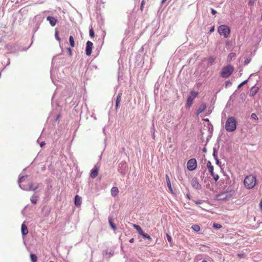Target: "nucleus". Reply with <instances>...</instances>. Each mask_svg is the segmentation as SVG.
<instances>
[{
  "label": "nucleus",
  "instance_id": "nucleus-1",
  "mask_svg": "<svg viewBox=\"0 0 262 262\" xmlns=\"http://www.w3.org/2000/svg\"><path fill=\"white\" fill-rule=\"evenodd\" d=\"M225 128L227 132H232L236 128V120L234 117H229L226 122Z\"/></svg>",
  "mask_w": 262,
  "mask_h": 262
},
{
  "label": "nucleus",
  "instance_id": "nucleus-2",
  "mask_svg": "<svg viewBox=\"0 0 262 262\" xmlns=\"http://www.w3.org/2000/svg\"><path fill=\"white\" fill-rule=\"evenodd\" d=\"M246 188L251 189L254 187L256 184V178L252 175L247 176L244 181Z\"/></svg>",
  "mask_w": 262,
  "mask_h": 262
},
{
  "label": "nucleus",
  "instance_id": "nucleus-3",
  "mask_svg": "<svg viewBox=\"0 0 262 262\" xmlns=\"http://www.w3.org/2000/svg\"><path fill=\"white\" fill-rule=\"evenodd\" d=\"M234 71V68L231 65H229L226 67H224L222 68L221 76L223 78H228L229 77L231 74Z\"/></svg>",
  "mask_w": 262,
  "mask_h": 262
},
{
  "label": "nucleus",
  "instance_id": "nucleus-4",
  "mask_svg": "<svg viewBox=\"0 0 262 262\" xmlns=\"http://www.w3.org/2000/svg\"><path fill=\"white\" fill-rule=\"evenodd\" d=\"M218 32L225 38H227L230 33V29L226 25H221L218 28Z\"/></svg>",
  "mask_w": 262,
  "mask_h": 262
},
{
  "label": "nucleus",
  "instance_id": "nucleus-5",
  "mask_svg": "<svg viewBox=\"0 0 262 262\" xmlns=\"http://www.w3.org/2000/svg\"><path fill=\"white\" fill-rule=\"evenodd\" d=\"M118 170L122 175L125 174L127 170V163L125 161H122L119 164Z\"/></svg>",
  "mask_w": 262,
  "mask_h": 262
},
{
  "label": "nucleus",
  "instance_id": "nucleus-6",
  "mask_svg": "<svg viewBox=\"0 0 262 262\" xmlns=\"http://www.w3.org/2000/svg\"><path fill=\"white\" fill-rule=\"evenodd\" d=\"M196 161L194 158L189 160L187 163V168L190 171L194 170L196 168Z\"/></svg>",
  "mask_w": 262,
  "mask_h": 262
},
{
  "label": "nucleus",
  "instance_id": "nucleus-7",
  "mask_svg": "<svg viewBox=\"0 0 262 262\" xmlns=\"http://www.w3.org/2000/svg\"><path fill=\"white\" fill-rule=\"evenodd\" d=\"M191 184L192 187L195 189L200 190L202 189V186L199 183L198 179L196 177H194L192 179L191 181Z\"/></svg>",
  "mask_w": 262,
  "mask_h": 262
},
{
  "label": "nucleus",
  "instance_id": "nucleus-8",
  "mask_svg": "<svg viewBox=\"0 0 262 262\" xmlns=\"http://www.w3.org/2000/svg\"><path fill=\"white\" fill-rule=\"evenodd\" d=\"M33 183H31L29 184L28 186L21 185L20 184L19 185V187L23 190L25 191H35L38 188V187H36L35 188H33Z\"/></svg>",
  "mask_w": 262,
  "mask_h": 262
},
{
  "label": "nucleus",
  "instance_id": "nucleus-9",
  "mask_svg": "<svg viewBox=\"0 0 262 262\" xmlns=\"http://www.w3.org/2000/svg\"><path fill=\"white\" fill-rule=\"evenodd\" d=\"M93 47V43L91 41H88L86 43V48H85V54L87 56H90L92 51V49Z\"/></svg>",
  "mask_w": 262,
  "mask_h": 262
},
{
  "label": "nucleus",
  "instance_id": "nucleus-10",
  "mask_svg": "<svg viewBox=\"0 0 262 262\" xmlns=\"http://www.w3.org/2000/svg\"><path fill=\"white\" fill-rule=\"evenodd\" d=\"M18 18L19 20H18V23L20 24L21 21L24 19L23 16V11L22 10H20L14 16V19L13 23H15L16 19Z\"/></svg>",
  "mask_w": 262,
  "mask_h": 262
},
{
  "label": "nucleus",
  "instance_id": "nucleus-11",
  "mask_svg": "<svg viewBox=\"0 0 262 262\" xmlns=\"http://www.w3.org/2000/svg\"><path fill=\"white\" fill-rule=\"evenodd\" d=\"M47 20L49 21L50 25L54 27L56 25L57 19L53 16H49L47 17Z\"/></svg>",
  "mask_w": 262,
  "mask_h": 262
},
{
  "label": "nucleus",
  "instance_id": "nucleus-12",
  "mask_svg": "<svg viewBox=\"0 0 262 262\" xmlns=\"http://www.w3.org/2000/svg\"><path fill=\"white\" fill-rule=\"evenodd\" d=\"M98 173V167L97 166V165H95L94 168L92 169L90 176L92 178H96Z\"/></svg>",
  "mask_w": 262,
  "mask_h": 262
},
{
  "label": "nucleus",
  "instance_id": "nucleus-13",
  "mask_svg": "<svg viewBox=\"0 0 262 262\" xmlns=\"http://www.w3.org/2000/svg\"><path fill=\"white\" fill-rule=\"evenodd\" d=\"M121 96H122V93H119L117 96V98H116V105H115V108H116V110H117L120 106V102L121 100Z\"/></svg>",
  "mask_w": 262,
  "mask_h": 262
},
{
  "label": "nucleus",
  "instance_id": "nucleus-14",
  "mask_svg": "<svg viewBox=\"0 0 262 262\" xmlns=\"http://www.w3.org/2000/svg\"><path fill=\"white\" fill-rule=\"evenodd\" d=\"M74 203L76 206L79 207L82 203L81 197L79 196L78 195H75Z\"/></svg>",
  "mask_w": 262,
  "mask_h": 262
},
{
  "label": "nucleus",
  "instance_id": "nucleus-15",
  "mask_svg": "<svg viewBox=\"0 0 262 262\" xmlns=\"http://www.w3.org/2000/svg\"><path fill=\"white\" fill-rule=\"evenodd\" d=\"M206 105L204 103H202L198 107L196 111L197 114H200L203 113L206 108Z\"/></svg>",
  "mask_w": 262,
  "mask_h": 262
},
{
  "label": "nucleus",
  "instance_id": "nucleus-16",
  "mask_svg": "<svg viewBox=\"0 0 262 262\" xmlns=\"http://www.w3.org/2000/svg\"><path fill=\"white\" fill-rule=\"evenodd\" d=\"M259 90V88L255 85L252 86L250 91V96H254Z\"/></svg>",
  "mask_w": 262,
  "mask_h": 262
},
{
  "label": "nucleus",
  "instance_id": "nucleus-17",
  "mask_svg": "<svg viewBox=\"0 0 262 262\" xmlns=\"http://www.w3.org/2000/svg\"><path fill=\"white\" fill-rule=\"evenodd\" d=\"M21 231L23 235H26L28 233V230L26 225L24 224L21 225Z\"/></svg>",
  "mask_w": 262,
  "mask_h": 262
},
{
  "label": "nucleus",
  "instance_id": "nucleus-18",
  "mask_svg": "<svg viewBox=\"0 0 262 262\" xmlns=\"http://www.w3.org/2000/svg\"><path fill=\"white\" fill-rule=\"evenodd\" d=\"M193 100V98L192 96H189L187 98V102H186V107H189L192 104Z\"/></svg>",
  "mask_w": 262,
  "mask_h": 262
},
{
  "label": "nucleus",
  "instance_id": "nucleus-19",
  "mask_svg": "<svg viewBox=\"0 0 262 262\" xmlns=\"http://www.w3.org/2000/svg\"><path fill=\"white\" fill-rule=\"evenodd\" d=\"M214 168H213L212 170H209L211 176L213 177V179L215 180V182H216L219 179V176L218 174H216L214 173L213 171Z\"/></svg>",
  "mask_w": 262,
  "mask_h": 262
},
{
  "label": "nucleus",
  "instance_id": "nucleus-20",
  "mask_svg": "<svg viewBox=\"0 0 262 262\" xmlns=\"http://www.w3.org/2000/svg\"><path fill=\"white\" fill-rule=\"evenodd\" d=\"M165 178H166V183H167V187H168L169 190L170 191H172V187H171V183H170V181L169 176L167 174H166Z\"/></svg>",
  "mask_w": 262,
  "mask_h": 262
},
{
  "label": "nucleus",
  "instance_id": "nucleus-21",
  "mask_svg": "<svg viewBox=\"0 0 262 262\" xmlns=\"http://www.w3.org/2000/svg\"><path fill=\"white\" fill-rule=\"evenodd\" d=\"M38 196L36 194H33L30 198L31 203L33 204H36L38 200Z\"/></svg>",
  "mask_w": 262,
  "mask_h": 262
},
{
  "label": "nucleus",
  "instance_id": "nucleus-22",
  "mask_svg": "<svg viewBox=\"0 0 262 262\" xmlns=\"http://www.w3.org/2000/svg\"><path fill=\"white\" fill-rule=\"evenodd\" d=\"M133 226L134 227V228L135 229H136V230L137 231V232L139 235H141V234L143 232V230L142 229V228H141V227L140 226L136 225V224H133Z\"/></svg>",
  "mask_w": 262,
  "mask_h": 262
},
{
  "label": "nucleus",
  "instance_id": "nucleus-23",
  "mask_svg": "<svg viewBox=\"0 0 262 262\" xmlns=\"http://www.w3.org/2000/svg\"><path fill=\"white\" fill-rule=\"evenodd\" d=\"M216 58L213 56H210L208 58V66H211L215 62Z\"/></svg>",
  "mask_w": 262,
  "mask_h": 262
},
{
  "label": "nucleus",
  "instance_id": "nucleus-24",
  "mask_svg": "<svg viewBox=\"0 0 262 262\" xmlns=\"http://www.w3.org/2000/svg\"><path fill=\"white\" fill-rule=\"evenodd\" d=\"M118 192V189L117 187H114L112 188L111 193L113 196H116Z\"/></svg>",
  "mask_w": 262,
  "mask_h": 262
},
{
  "label": "nucleus",
  "instance_id": "nucleus-25",
  "mask_svg": "<svg viewBox=\"0 0 262 262\" xmlns=\"http://www.w3.org/2000/svg\"><path fill=\"white\" fill-rule=\"evenodd\" d=\"M108 222H109V224H110V226L111 227V228L114 230H116L117 229V227H116V225L113 223L112 220L110 217L108 218Z\"/></svg>",
  "mask_w": 262,
  "mask_h": 262
},
{
  "label": "nucleus",
  "instance_id": "nucleus-26",
  "mask_svg": "<svg viewBox=\"0 0 262 262\" xmlns=\"http://www.w3.org/2000/svg\"><path fill=\"white\" fill-rule=\"evenodd\" d=\"M223 175L225 177V181H226V184H227L229 183L230 181V177L229 175H228L225 172H223Z\"/></svg>",
  "mask_w": 262,
  "mask_h": 262
},
{
  "label": "nucleus",
  "instance_id": "nucleus-27",
  "mask_svg": "<svg viewBox=\"0 0 262 262\" xmlns=\"http://www.w3.org/2000/svg\"><path fill=\"white\" fill-rule=\"evenodd\" d=\"M69 41H70V46H71V47H74L75 46V41H74V38L72 36H70L69 37Z\"/></svg>",
  "mask_w": 262,
  "mask_h": 262
},
{
  "label": "nucleus",
  "instance_id": "nucleus-28",
  "mask_svg": "<svg viewBox=\"0 0 262 262\" xmlns=\"http://www.w3.org/2000/svg\"><path fill=\"white\" fill-rule=\"evenodd\" d=\"M30 258L32 262H36L37 259L36 255L33 253L30 254Z\"/></svg>",
  "mask_w": 262,
  "mask_h": 262
},
{
  "label": "nucleus",
  "instance_id": "nucleus-29",
  "mask_svg": "<svg viewBox=\"0 0 262 262\" xmlns=\"http://www.w3.org/2000/svg\"><path fill=\"white\" fill-rule=\"evenodd\" d=\"M27 178V176H23L21 177H20L19 178V180L18 181V184H20L21 183L24 182L26 180V179Z\"/></svg>",
  "mask_w": 262,
  "mask_h": 262
},
{
  "label": "nucleus",
  "instance_id": "nucleus-30",
  "mask_svg": "<svg viewBox=\"0 0 262 262\" xmlns=\"http://www.w3.org/2000/svg\"><path fill=\"white\" fill-rule=\"evenodd\" d=\"M140 235L142 236L144 238H146L149 240L152 239L151 237L148 234L145 233L144 232L143 233H142Z\"/></svg>",
  "mask_w": 262,
  "mask_h": 262
},
{
  "label": "nucleus",
  "instance_id": "nucleus-31",
  "mask_svg": "<svg viewBox=\"0 0 262 262\" xmlns=\"http://www.w3.org/2000/svg\"><path fill=\"white\" fill-rule=\"evenodd\" d=\"M191 228L196 232L199 231L200 230V227L198 225H193Z\"/></svg>",
  "mask_w": 262,
  "mask_h": 262
},
{
  "label": "nucleus",
  "instance_id": "nucleus-32",
  "mask_svg": "<svg viewBox=\"0 0 262 262\" xmlns=\"http://www.w3.org/2000/svg\"><path fill=\"white\" fill-rule=\"evenodd\" d=\"M150 132H151L153 139H155V125H154V123H152V127L150 129Z\"/></svg>",
  "mask_w": 262,
  "mask_h": 262
},
{
  "label": "nucleus",
  "instance_id": "nucleus-33",
  "mask_svg": "<svg viewBox=\"0 0 262 262\" xmlns=\"http://www.w3.org/2000/svg\"><path fill=\"white\" fill-rule=\"evenodd\" d=\"M207 166L209 170H212V169L213 168V165H212L210 161H208L207 162Z\"/></svg>",
  "mask_w": 262,
  "mask_h": 262
},
{
  "label": "nucleus",
  "instance_id": "nucleus-34",
  "mask_svg": "<svg viewBox=\"0 0 262 262\" xmlns=\"http://www.w3.org/2000/svg\"><path fill=\"white\" fill-rule=\"evenodd\" d=\"M207 166L209 170H212V169L213 168V165H212L210 161H208L207 162Z\"/></svg>",
  "mask_w": 262,
  "mask_h": 262
},
{
  "label": "nucleus",
  "instance_id": "nucleus-35",
  "mask_svg": "<svg viewBox=\"0 0 262 262\" xmlns=\"http://www.w3.org/2000/svg\"><path fill=\"white\" fill-rule=\"evenodd\" d=\"M90 36L92 38H93L95 36V32L93 28H91L90 30Z\"/></svg>",
  "mask_w": 262,
  "mask_h": 262
},
{
  "label": "nucleus",
  "instance_id": "nucleus-36",
  "mask_svg": "<svg viewBox=\"0 0 262 262\" xmlns=\"http://www.w3.org/2000/svg\"><path fill=\"white\" fill-rule=\"evenodd\" d=\"M213 157L214 159H215V158H217V150L216 149V148H215V147L213 148Z\"/></svg>",
  "mask_w": 262,
  "mask_h": 262
},
{
  "label": "nucleus",
  "instance_id": "nucleus-37",
  "mask_svg": "<svg viewBox=\"0 0 262 262\" xmlns=\"http://www.w3.org/2000/svg\"><path fill=\"white\" fill-rule=\"evenodd\" d=\"M213 227L214 228L216 229H219L221 228L222 226V225H220V224H217V223H214V224H213Z\"/></svg>",
  "mask_w": 262,
  "mask_h": 262
},
{
  "label": "nucleus",
  "instance_id": "nucleus-38",
  "mask_svg": "<svg viewBox=\"0 0 262 262\" xmlns=\"http://www.w3.org/2000/svg\"><path fill=\"white\" fill-rule=\"evenodd\" d=\"M248 82V79H246L244 81H243L242 83H241L237 86V88L238 89H239L240 88H241V86H242L243 85H244V84H245L246 83H247Z\"/></svg>",
  "mask_w": 262,
  "mask_h": 262
},
{
  "label": "nucleus",
  "instance_id": "nucleus-39",
  "mask_svg": "<svg viewBox=\"0 0 262 262\" xmlns=\"http://www.w3.org/2000/svg\"><path fill=\"white\" fill-rule=\"evenodd\" d=\"M205 175H206L205 170L202 171L201 173V176H200L201 179L202 180H203L205 178Z\"/></svg>",
  "mask_w": 262,
  "mask_h": 262
},
{
  "label": "nucleus",
  "instance_id": "nucleus-40",
  "mask_svg": "<svg viewBox=\"0 0 262 262\" xmlns=\"http://www.w3.org/2000/svg\"><path fill=\"white\" fill-rule=\"evenodd\" d=\"M225 87L227 88L232 85V82L228 80L225 82Z\"/></svg>",
  "mask_w": 262,
  "mask_h": 262
},
{
  "label": "nucleus",
  "instance_id": "nucleus-41",
  "mask_svg": "<svg viewBox=\"0 0 262 262\" xmlns=\"http://www.w3.org/2000/svg\"><path fill=\"white\" fill-rule=\"evenodd\" d=\"M55 37L56 38V39L58 40V41H60V38L58 36V32L57 31H55Z\"/></svg>",
  "mask_w": 262,
  "mask_h": 262
},
{
  "label": "nucleus",
  "instance_id": "nucleus-42",
  "mask_svg": "<svg viewBox=\"0 0 262 262\" xmlns=\"http://www.w3.org/2000/svg\"><path fill=\"white\" fill-rule=\"evenodd\" d=\"M251 117L254 120H258V117H257V115H256V114H255V113H252L251 115Z\"/></svg>",
  "mask_w": 262,
  "mask_h": 262
},
{
  "label": "nucleus",
  "instance_id": "nucleus-43",
  "mask_svg": "<svg viewBox=\"0 0 262 262\" xmlns=\"http://www.w3.org/2000/svg\"><path fill=\"white\" fill-rule=\"evenodd\" d=\"M191 94L192 96H193L192 98H193V99L194 98H195L198 96V93L197 92H194V91H192L191 92Z\"/></svg>",
  "mask_w": 262,
  "mask_h": 262
},
{
  "label": "nucleus",
  "instance_id": "nucleus-44",
  "mask_svg": "<svg viewBox=\"0 0 262 262\" xmlns=\"http://www.w3.org/2000/svg\"><path fill=\"white\" fill-rule=\"evenodd\" d=\"M166 237L169 243H171L172 242V238L170 235L166 234Z\"/></svg>",
  "mask_w": 262,
  "mask_h": 262
},
{
  "label": "nucleus",
  "instance_id": "nucleus-45",
  "mask_svg": "<svg viewBox=\"0 0 262 262\" xmlns=\"http://www.w3.org/2000/svg\"><path fill=\"white\" fill-rule=\"evenodd\" d=\"M251 61V59L250 58H247L245 61H244V64L245 65H247Z\"/></svg>",
  "mask_w": 262,
  "mask_h": 262
},
{
  "label": "nucleus",
  "instance_id": "nucleus-46",
  "mask_svg": "<svg viewBox=\"0 0 262 262\" xmlns=\"http://www.w3.org/2000/svg\"><path fill=\"white\" fill-rule=\"evenodd\" d=\"M215 160L216 164L218 165L219 166H221V162L219 161L217 158L214 159Z\"/></svg>",
  "mask_w": 262,
  "mask_h": 262
},
{
  "label": "nucleus",
  "instance_id": "nucleus-47",
  "mask_svg": "<svg viewBox=\"0 0 262 262\" xmlns=\"http://www.w3.org/2000/svg\"><path fill=\"white\" fill-rule=\"evenodd\" d=\"M211 13L213 14V15H215L217 13L216 11L215 10H214V9L213 8H211Z\"/></svg>",
  "mask_w": 262,
  "mask_h": 262
},
{
  "label": "nucleus",
  "instance_id": "nucleus-48",
  "mask_svg": "<svg viewBox=\"0 0 262 262\" xmlns=\"http://www.w3.org/2000/svg\"><path fill=\"white\" fill-rule=\"evenodd\" d=\"M67 50L69 51V55L70 56H72V49L70 48H67Z\"/></svg>",
  "mask_w": 262,
  "mask_h": 262
},
{
  "label": "nucleus",
  "instance_id": "nucleus-49",
  "mask_svg": "<svg viewBox=\"0 0 262 262\" xmlns=\"http://www.w3.org/2000/svg\"><path fill=\"white\" fill-rule=\"evenodd\" d=\"M144 1H143L141 4V6H140V9L142 11V9H143V6H144Z\"/></svg>",
  "mask_w": 262,
  "mask_h": 262
},
{
  "label": "nucleus",
  "instance_id": "nucleus-50",
  "mask_svg": "<svg viewBox=\"0 0 262 262\" xmlns=\"http://www.w3.org/2000/svg\"><path fill=\"white\" fill-rule=\"evenodd\" d=\"M46 144L45 142L44 141H42L40 143V146L41 147H42L45 145Z\"/></svg>",
  "mask_w": 262,
  "mask_h": 262
},
{
  "label": "nucleus",
  "instance_id": "nucleus-51",
  "mask_svg": "<svg viewBox=\"0 0 262 262\" xmlns=\"http://www.w3.org/2000/svg\"><path fill=\"white\" fill-rule=\"evenodd\" d=\"M214 30V26L211 27V29H210V32H213Z\"/></svg>",
  "mask_w": 262,
  "mask_h": 262
},
{
  "label": "nucleus",
  "instance_id": "nucleus-52",
  "mask_svg": "<svg viewBox=\"0 0 262 262\" xmlns=\"http://www.w3.org/2000/svg\"><path fill=\"white\" fill-rule=\"evenodd\" d=\"M134 238H132L130 240H129V242L131 243H134Z\"/></svg>",
  "mask_w": 262,
  "mask_h": 262
},
{
  "label": "nucleus",
  "instance_id": "nucleus-53",
  "mask_svg": "<svg viewBox=\"0 0 262 262\" xmlns=\"http://www.w3.org/2000/svg\"><path fill=\"white\" fill-rule=\"evenodd\" d=\"M203 152H207V149H206V148H205H205H204L203 149Z\"/></svg>",
  "mask_w": 262,
  "mask_h": 262
},
{
  "label": "nucleus",
  "instance_id": "nucleus-54",
  "mask_svg": "<svg viewBox=\"0 0 262 262\" xmlns=\"http://www.w3.org/2000/svg\"><path fill=\"white\" fill-rule=\"evenodd\" d=\"M234 55H235L234 53H230V54H229L228 56L232 57V56H234Z\"/></svg>",
  "mask_w": 262,
  "mask_h": 262
},
{
  "label": "nucleus",
  "instance_id": "nucleus-55",
  "mask_svg": "<svg viewBox=\"0 0 262 262\" xmlns=\"http://www.w3.org/2000/svg\"><path fill=\"white\" fill-rule=\"evenodd\" d=\"M202 202L201 201H197L195 202L196 204H201Z\"/></svg>",
  "mask_w": 262,
  "mask_h": 262
},
{
  "label": "nucleus",
  "instance_id": "nucleus-56",
  "mask_svg": "<svg viewBox=\"0 0 262 262\" xmlns=\"http://www.w3.org/2000/svg\"><path fill=\"white\" fill-rule=\"evenodd\" d=\"M59 117H60V115H57V118H56V121L58 120V119H59Z\"/></svg>",
  "mask_w": 262,
  "mask_h": 262
},
{
  "label": "nucleus",
  "instance_id": "nucleus-57",
  "mask_svg": "<svg viewBox=\"0 0 262 262\" xmlns=\"http://www.w3.org/2000/svg\"><path fill=\"white\" fill-rule=\"evenodd\" d=\"M166 0H162L161 3H164Z\"/></svg>",
  "mask_w": 262,
  "mask_h": 262
},
{
  "label": "nucleus",
  "instance_id": "nucleus-58",
  "mask_svg": "<svg viewBox=\"0 0 262 262\" xmlns=\"http://www.w3.org/2000/svg\"><path fill=\"white\" fill-rule=\"evenodd\" d=\"M202 262H207L206 260H203Z\"/></svg>",
  "mask_w": 262,
  "mask_h": 262
},
{
  "label": "nucleus",
  "instance_id": "nucleus-59",
  "mask_svg": "<svg viewBox=\"0 0 262 262\" xmlns=\"http://www.w3.org/2000/svg\"><path fill=\"white\" fill-rule=\"evenodd\" d=\"M205 120L206 121H208L209 119H205Z\"/></svg>",
  "mask_w": 262,
  "mask_h": 262
},
{
  "label": "nucleus",
  "instance_id": "nucleus-60",
  "mask_svg": "<svg viewBox=\"0 0 262 262\" xmlns=\"http://www.w3.org/2000/svg\"><path fill=\"white\" fill-rule=\"evenodd\" d=\"M104 33V36H105V32H103Z\"/></svg>",
  "mask_w": 262,
  "mask_h": 262
},
{
  "label": "nucleus",
  "instance_id": "nucleus-61",
  "mask_svg": "<svg viewBox=\"0 0 262 262\" xmlns=\"http://www.w3.org/2000/svg\"><path fill=\"white\" fill-rule=\"evenodd\" d=\"M94 119H95V120H96V117H94Z\"/></svg>",
  "mask_w": 262,
  "mask_h": 262
}]
</instances>
